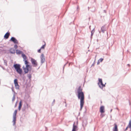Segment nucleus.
I'll use <instances>...</instances> for the list:
<instances>
[{
	"instance_id": "nucleus-1",
	"label": "nucleus",
	"mask_w": 131,
	"mask_h": 131,
	"mask_svg": "<svg viewBox=\"0 0 131 131\" xmlns=\"http://www.w3.org/2000/svg\"><path fill=\"white\" fill-rule=\"evenodd\" d=\"M82 89L81 86H80L77 90L78 97L80 100V110H81L83 107L84 101V93L82 91Z\"/></svg>"
},
{
	"instance_id": "nucleus-2",
	"label": "nucleus",
	"mask_w": 131,
	"mask_h": 131,
	"mask_svg": "<svg viewBox=\"0 0 131 131\" xmlns=\"http://www.w3.org/2000/svg\"><path fill=\"white\" fill-rule=\"evenodd\" d=\"M29 62L25 60V64L26 65V67L23 66V69L25 73H27L29 71H30L31 69V66L29 64Z\"/></svg>"
},
{
	"instance_id": "nucleus-3",
	"label": "nucleus",
	"mask_w": 131,
	"mask_h": 131,
	"mask_svg": "<svg viewBox=\"0 0 131 131\" xmlns=\"http://www.w3.org/2000/svg\"><path fill=\"white\" fill-rule=\"evenodd\" d=\"M14 67L15 68L17 72L19 74H21L22 71V69H20V66L19 64H16L14 65Z\"/></svg>"
},
{
	"instance_id": "nucleus-4",
	"label": "nucleus",
	"mask_w": 131,
	"mask_h": 131,
	"mask_svg": "<svg viewBox=\"0 0 131 131\" xmlns=\"http://www.w3.org/2000/svg\"><path fill=\"white\" fill-rule=\"evenodd\" d=\"M99 82L98 83V84L100 88L102 89L103 87L105 86V85L103 84L102 80L101 79H99Z\"/></svg>"
},
{
	"instance_id": "nucleus-5",
	"label": "nucleus",
	"mask_w": 131,
	"mask_h": 131,
	"mask_svg": "<svg viewBox=\"0 0 131 131\" xmlns=\"http://www.w3.org/2000/svg\"><path fill=\"white\" fill-rule=\"evenodd\" d=\"M31 61L33 67H36L37 66L38 64L37 62L35 59L31 58Z\"/></svg>"
},
{
	"instance_id": "nucleus-6",
	"label": "nucleus",
	"mask_w": 131,
	"mask_h": 131,
	"mask_svg": "<svg viewBox=\"0 0 131 131\" xmlns=\"http://www.w3.org/2000/svg\"><path fill=\"white\" fill-rule=\"evenodd\" d=\"M14 83L16 88L17 89H19V86L18 84V80L17 79H15L14 80Z\"/></svg>"
},
{
	"instance_id": "nucleus-7",
	"label": "nucleus",
	"mask_w": 131,
	"mask_h": 131,
	"mask_svg": "<svg viewBox=\"0 0 131 131\" xmlns=\"http://www.w3.org/2000/svg\"><path fill=\"white\" fill-rule=\"evenodd\" d=\"M41 58V61L42 63H43L45 60V56L43 54H41L40 57Z\"/></svg>"
},
{
	"instance_id": "nucleus-8",
	"label": "nucleus",
	"mask_w": 131,
	"mask_h": 131,
	"mask_svg": "<svg viewBox=\"0 0 131 131\" xmlns=\"http://www.w3.org/2000/svg\"><path fill=\"white\" fill-rule=\"evenodd\" d=\"M10 40L13 42L15 44H17L18 43V40L14 37H12L10 39Z\"/></svg>"
},
{
	"instance_id": "nucleus-9",
	"label": "nucleus",
	"mask_w": 131,
	"mask_h": 131,
	"mask_svg": "<svg viewBox=\"0 0 131 131\" xmlns=\"http://www.w3.org/2000/svg\"><path fill=\"white\" fill-rule=\"evenodd\" d=\"M100 111L101 113H103L105 112L104 107V106H102L100 107Z\"/></svg>"
},
{
	"instance_id": "nucleus-10",
	"label": "nucleus",
	"mask_w": 131,
	"mask_h": 131,
	"mask_svg": "<svg viewBox=\"0 0 131 131\" xmlns=\"http://www.w3.org/2000/svg\"><path fill=\"white\" fill-rule=\"evenodd\" d=\"M10 35V34L8 32H7L4 36V38L6 39H8Z\"/></svg>"
},
{
	"instance_id": "nucleus-11",
	"label": "nucleus",
	"mask_w": 131,
	"mask_h": 131,
	"mask_svg": "<svg viewBox=\"0 0 131 131\" xmlns=\"http://www.w3.org/2000/svg\"><path fill=\"white\" fill-rule=\"evenodd\" d=\"M114 127L113 129V131H118V129L117 125L115 123L114 124Z\"/></svg>"
},
{
	"instance_id": "nucleus-12",
	"label": "nucleus",
	"mask_w": 131,
	"mask_h": 131,
	"mask_svg": "<svg viewBox=\"0 0 131 131\" xmlns=\"http://www.w3.org/2000/svg\"><path fill=\"white\" fill-rule=\"evenodd\" d=\"M21 55L22 57L24 59V62H25V60L27 61V57L26 55L23 53Z\"/></svg>"
},
{
	"instance_id": "nucleus-13",
	"label": "nucleus",
	"mask_w": 131,
	"mask_h": 131,
	"mask_svg": "<svg viewBox=\"0 0 131 131\" xmlns=\"http://www.w3.org/2000/svg\"><path fill=\"white\" fill-rule=\"evenodd\" d=\"M16 53L17 54H22V53H23V52L22 51L18 50H16Z\"/></svg>"
},
{
	"instance_id": "nucleus-14",
	"label": "nucleus",
	"mask_w": 131,
	"mask_h": 131,
	"mask_svg": "<svg viewBox=\"0 0 131 131\" xmlns=\"http://www.w3.org/2000/svg\"><path fill=\"white\" fill-rule=\"evenodd\" d=\"M77 127L74 124L73 126V129L72 130L76 131Z\"/></svg>"
},
{
	"instance_id": "nucleus-15",
	"label": "nucleus",
	"mask_w": 131,
	"mask_h": 131,
	"mask_svg": "<svg viewBox=\"0 0 131 131\" xmlns=\"http://www.w3.org/2000/svg\"><path fill=\"white\" fill-rule=\"evenodd\" d=\"M22 106V101H20L19 103V106L18 107V109L19 110H20V108Z\"/></svg>"
},
{
	"instance_id": "nucleus-16",
	"label": "nucleus",
	"mask_w": 131,
	"mask_h": 131,
	"mask_svg": "<svg viewBox=\"0 0 131 131\" xmlns=\"http://www.w3.org/2000/svg\"><path fill=\"white\" fill-rule=\"evenodd\" d=\"M10 52L11 53H15V51L13 48H11L10 49Z\"/></svg>"
},
{
	"instance_id": "nucleus-17",
	"label": "nucleus",
	"mask_w": 131,
	"mask_h": 131,
	"mask_svg": "<svg viewBox=\"0 0 131 131\" xmlns=\"http://www.w3.org/2000/svg\"><path fill=\"white\" fill-rule=\"evenodd\" d=\"M101 29V31L103 32H104V31H105V29L104 27H102Z\"/></svg>"
},
{
	"instance_id": "nucleus-18",
	"label": "nucleus",
	"mask_w": 131,
	"mask_h": 131,
	"mask_svg": "<svg viewBox=\"0 0 131 131\" xmlns=\"http://www.w3.org/2000/svg\"><path fill=\"white\" fill-rule=\"evenodd\" d=\"M127 127H128L129 128H131V121H129V124Z\"/></svg>"
},
{
	"instance_id": "nucleus-19",
	"label": "nucleus",
	"mask_w": 131,
	"mask_h": 131,
	"mask_svg": "<svg viewBox=\"0 0 131 131\" xmlns=\"http://www.w3.org/2000/svg\"><path fill=\"white\" fill-rule=\"evenodd\" d=\"M17 110H15L14 113V114L13 116L16 117V114L17 113Z\"/></svg>"
},
{
	"instance_id": "nucleus-20",
	"label": "nucleus",
	"mask_w": 131,
	"mask_h": 131,
	"mask_svg": "<svg viewBox=\"0 0 131 131\" xmlns=\"http://www.w3.org/2000/svg\"><path fill=\"white\" fill-rule=\"evenodd\" d=\"M16 121V117L13 116V122H14V124H15Z\"/></svg>"
},
{
	"instance_id": "nucleus-21",
	"label": "nucleus",
	"mask_w": 131,
	"mask_h": 131,
	"mask_svg": "<svg viewBox=\"0 0 131 131\" xmlns=\"http://www.w3.org/2000/svg\"><path fill=\"white\" fill-rule=\"evenodd\" d=\"M15 97L14 96V95L13 96V97L12 99V101L13 102L15 101Z\"/></svg>"
},
{
	"instance_id": "nucleus-22",
	"label": "nucleus",
	"mask_w": 131,
	"mask_h": 131,
	"mask_svg": "<svg viewBox=\"0 0 131 131\" xmlns=\"http://www.w3.org/2000/svg\"><path fill=\"white\" fill-rule=\"evenodd\" d=\"M103 60V59L102 58H101L98 60L100 62H102Z\"/></svg>"
},
{
	"instance_id": "nucleus-23",
	"label": "nucleus",
	"mask_w": 131,
	"mask_h": 131,
	"mask_svg": "<svg viewBox=\"0 0 131 131\" xmlns=\"http://www.w3.org/2000/svg\"><path fill=\"white\" fill-rule=\"evenodd\" d=\"M46 45L45 43V44L44 45H43L41 47V49H44L45 48V47Z\"/></svg>"
},
{
	"instance_id": "nucleus-24",
	"label": "nucleus",
	"mask_w": 131,
	"mask_h": 131,
	"mask_svg": "<svg viewBox=\"0 0 131 131\" xmlns=\"http://www.w3.org/2000/svg\"><path fill=\"white\" fill-rule=\"evenodd\" d=\"M28 77L29 79H30L31 78V75L30 74L28 75Z\"/></svg>"
},
{
	"instance_id": "nucleus-25",
	"label": "nucleus",
	"mask_w": 131,
	"mask_h": 131,
	"mask_svg": "<svg viewBox=\"0 0 131 131\" xmlns=\"http://www.w3.org/2000/svg\"><path fill=\"white\" fill-rule=\"evenodd\" d=\"M18 46L17 45H15L14 46V47L15 49L17 48Z\"/></svg>"
},
{
	"instance_id": "nucleus-26",
	"label": "nucleus",
	"mask_w": 131,
	"mask_h": 131,
	"mask_svg": "<svg viewBox=\"0 0 131 131\" xmlns=\"http://www.w3.org/2000/svg\"><path fill=\"white\" fill-rule=\"evenodd\" d=\"M41 48L40 49H39L38 50V52L39 53H40L41 52Z\"/></svg>"
},
{
	"instance_id": "nucleus-27",
	"label": "nucleus",
	"mask_w": 131,
	"mask_h": 131,
	"mask_svg": "<svg viewBox=\"0 0 131 131\" xmlns=\"http://www.w3.org/2000/svg\"><path fill=\"white\" fill-rule=\"evenodd\" d=\"M100 61H99V60L97 62V64H99L100 63Z\"/></svg>"
},
{
	"instance_id": "nucleus-28",
	"label": "nucleus",
	"mask_w": 131,
	"mask_h": 131,
	"mask_svg": "<svg viewBox=\"0 0 131 131\" xmlns=\"http://www.w3.org/2000/svg\"><path fill=\"white\" fill-rule=\"evenodd\" d=\"M129 127H127L126 128V129H125V130H127V129Z\"/></svg>"
},
{
	"instance_id": "nucleus-29",
	"label": "nucleus",
	"mask_w": 131,
	"mask_h": 131,
	"mask_svg": "<svg viewBox=\"0 0 131 131\" xmlns=\"http://www.w3.org/2000/svg\"><path fill=\"white\" fill-rule=\"evenodd\" d=\"M17 102H16V103L15 104V107H16V106H17Z\"/></svg>"
},
{
	"instance_id": "nucleus-30",
	"label": "nucleus",
	"mask_w": 131,
	"mask_h": 131,
	"mask_svg": "<svg viewBox=\"0 0 131 131\" xmlns=\"http://www.w3.org/2000/svg\"><path fill=\"white\" fill-rule=\"evenodd\" d=\"M127 65L129 67H130V64H127Z\"/></svg>"
},
{
	"instance_id": "nucleus-31",
	"label": "nucleus",
	"mask_w": 131,
	"mask_h": 131,
	"mask_svg": "<svg viewBox=\"0 0 131 131\" xmlns=\"http://www.w3.org/2000/svg\"><path fill=\"white\" fill-rule=\"evenodd\" d=\"M101 115L102 117H103V116L102 115V114H101Z\"/></svg>"
}]
</instances>
